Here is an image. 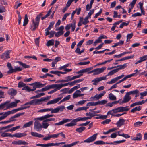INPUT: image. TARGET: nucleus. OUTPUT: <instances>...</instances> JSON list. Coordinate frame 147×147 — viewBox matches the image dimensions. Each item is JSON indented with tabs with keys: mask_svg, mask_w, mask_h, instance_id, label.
I'll return each instance as SVG.
<instances>
[{
	"mask_svg": "<svg viewBox=\"0 0 147 147\" xmlns=\"http://www.w3.org/2000/svg\"><path fill=\"white\" fill-rule=\"evenodd\" d=\"M7 66L9 69L8 71H7V74H8L18 71H20L22 70V69L19 67H15V68H13L11 63L9 62L7 63Z\"/></svg>",
	"mask_w": 147,
	"mask_h": 147,
	"instance_id": "nucleus-1",
	"label": "nucleus"
},
{
	"mask_svg": "<svg viewBox=\"0 0 147 147\" xmlns=\"http://www.w3.org/2000/svg\"><path fill=\"white\" fill-rule=\"evenodd\" d=\"M26 103L23 105L21 106L20 107L16 109H15L11 111H9L7 112H5L7 116L11 114H12L15 113L19 111L26 109L27 108H28L30 107V106L27 107H25Z\"/></svg>",
	"mask_w": 147,
	"mask_h": 147,
	"instance_id": "nucleus-2",
	"label": "nucleus"
},
{
	"mask_svg": "<svg viewBox=\"0 0 147 147\" xmlns=\"http://www.w3.org/2000/svg\"><path fill=\"white\" fill-rule=\"evenodd\" d=\"M65 109V107L64 106L61 105L58 106L57 108L54 109L51 108H47L45 109L46 112L51 111L52 113H57L60 111H62Z\"/></svg>",
	"mask_w": 147,
	"mask_h": 147,
	"instance_id": "nucleus-3",
	"label": "nucleus"
},
{
	"mask_svg": "<svg viewBox=\"0 0 147 147\" xmlns=\"http://www.w3.org/2000/svg\"><path fill=\"white\" fill-rule=\"evenodd\" d=\"M117 67H119L116 69L112 70L108 73V74L106 75V76L112 75L114 74L115 73L118 72L119 70L122 69L126 68L127 67V64L125 63L123 65H118Z\"/></svg>",
	"mask_w": 147,
	"mask_h": 147,
	"instance_id": "nucleus-4",
	"label": "nucleus"
},
{
	"mask_svg": "<svg viewBox=\"0 0 147 147\" xmlns=\"http://www.w3.org/2000/svg\"><path fill=\"white\" fill-rule=\"evenodd\" d=\"M36 118H35L34 120ZM38 120L36 119V121L34 122V129L38 132H40L41 131L42 128V124L38 121L36 120Z\"/></svg>",
	"mask_w": 147,
	"mask_h": 147,
	"instance_id": "nucleus-5",
	"label": "nucleus"
},
{
	"mask_svg": "<svg viewBox=\"0 0 147 147\" xmlns=\"http://www.w3.org/2000/svg\"><path fill=\"white\" fill-rule=\"evenodd\" d=\"M42 104L41 99H34L26 103V105H40Z\"/></svg>",
	"mask_w": 147,
	"mask_h": 147,
	"instance_id": "nucleus-6",
	"label": "nucleus"
},
{
	"mask_svg": "<svg viewBox=\"0 0 147 147\" xmlns=\"http://www.w3.org/2000/svg\"><path fill=\"white\" fill-rule=\"evenodd\" d=\"M15 102H13L10 103H9L10 102L9 101H6V102H9L7 104L6 109L16 107L17 106V103L20 102L19 100H15ZM5 110L6 109H4V110Z\"/></svg>",
	"mask_w": 147,
	"mask_h": 147,
	"instance_id": "nucleus-7",
	"label": "nucleus"
},
{
	"mask_svg": "<svg viewBox=\"0 0 147 147\" xmlns=\"http://www.w3.org/2000/svg\"><path fill=\"white\" fill-rule=\"evenodd\" d=\"M106 69V67H103L101 68H97L91 71L90 72H88V73L90 74L94 72V75H97L103 72L104 70Z\"/></svg>",
	"mask_w": 147,
	"mask_h": 147,
	"instance_id": "nucleus-8",
	"label": "nucleus"
},
{
	"mask_svg": "<svg viewBox=\"0 0 147 147\" xmlns=\"http://www.w3.org/2000/svg\"><path fill=\"white\" fill-rule=\"evenodd\" d=\"M25 114L24 112H22L21 113H18L15 114L14 116L10 117L9 119L8 120L9 123L13 121H16V118L22 115Z\"/></svg>",
	"mask_w": 147,
	"mask_h": 147,
	"instance_id": "nucleus-9",
	"label": "nucleus"
},
{
	"mask_svg": "<svg viewBox=\"0 0 147 147\" xmlns=\"http://www.w3.org/2000/svg\"><path fill=\"white\" fill-rule=\"evenodd\" d=\"M97 134H94L92 136L85 140L83 142L84 143H90L95 141L97 138Z\"/></svg>",
	"mask_w": 147,
	"mask_h": 147,
	"instance_id": "nucleus-10",
	"label": "nucleus"
},
{
	"mask_svg": "<svg viewBox=\"0 0 147 147\" xmlns=\"http://www.w3.org/2000/svg\"><path fill=\"white\" fill-rule=\"evenodd\" d=\"M10 52L9 51H5L1 55V58L4 60L8 59L10 58L9 53Z\"/></svg>",
	"mask_w": 147,
	"mask_h": 147,
	"instance_id": "nucleus-11",
	"label": "nucleus"
},
{
	"mask_svg": "<svg viewBox=\"0 0 147 147\" xmlns=\"http://www.w3.org/2000/svg\"><path fill=\"white\" fill-rule=\"evenodd\" d=\"M65 142H61L60 143H48L46 144H45V147H49L51 146H58L60 144H63L65 143Z\"/></svg>",
	"mask_w": 147,
	"mask_h": 147,
	"instance_id": "nucleus-12",
	"label": "nucleus"
},
{
	"mask_svg": "<svg viewBox=\"0 0 147 147\" xmlns=\"http://www.w3.org/2000/svg\"><path fill=\"white\" fill-rule=\"evenodd\" d=\"M131 99V97L127 93L124 96L123 100L121 101L122 103H126L129 101Z\"/></svg>",
	"mask_w": 147,
	"mask_h": 147,
	"instance_id": "nucleus-13",
	"label": "nucleus"
},
{
	"mask_svg": "<svg viewBox=\"0 0 147 147\" xmlns=\"http://www.w3.org/2000/svg\"><path fill=\"white\" fill-rule=\"evenodd\" d=\"M62 98V97H58L53 100L49 101L47 103V105H48L50 104H54L57 103L61 100Z\"/></svg>",
	"mask_w": 147,
	"mask_h": 147,
	"instance_id": "nucleus-14",
	"label": "nucleus"
},
{
	"mask_svg": "<svg viewBox=\"0 0 147 147\" xmlns=\"http://www.w3.org/2000/svg\"><path fill=\"white\" fill-rule=\"evenodd\" d=\"M53 116H54V115L53 114H47L44 116H42L40 117L37 118L35 119V120H36V119H37L40 121H42L44 119L49 118L50 117Z\"/></svg>",
	"mask_w": 147,
	"mask_h": 147,
	"instance_id": "nucleus-15",
	"label": "nucleus"
},
{
	"mask_svg": "<svg viewBox=\"0 0 147 147\" xmlns=\"http://www.w3.org/2000/svg\"><path fill=\"white\" fill-rule=\"evenodd\" d=\"M57 84H51V85H50L52 86H53V88H51V89H54L53 90H51L50 92H48V94H52L56 91L58 90H59V88H58V86H57Z\"/></svg>",
	"mask_w": 147,
	"mask_h": 147,
	"instance_id": "nucleus-16",
	"label": "nucleus"
},
{
	"mask_svg": "<svg viewBox=\"0 0 147 147\" xmlns=\"http://www.w3.org/2000/svg\"><path fill=\"white\" fill-rule=\"evenodd\" d=\"M71 121V119H64L63 120L59 123H56L55 124V125H63V124L70 121Z\"/></svg>",
	"mask_w": 147,
	"mask_h": 147,
	"instance_id": "nucleus-17",
	"label": "nucleus"
},
{
	"mask_svg": "<svg viewBox=\"0 0 147 147\" xmlns=\"http://www.w3.org/2000/svg\"><path fill=\"white\" fill-rule=\"evenodd\" d=\"M147 60V56L146 55L143 56L139 58V60L137 61L135 63L136 65L142 63L144 61H146Z\"/></svg>",
	"mask_w": 147,
	"mask_h": 147,
	"instance_id": "nucleus-18",
	"label": "nucleus"
},
{
	"mask_svg": "<svg viewBox=\"0 0 147 147\" xmlns=\"http://www.w3.org/2000/svg\"><path fill=\"white\" fill-rule=\"evenodd\" d=\"M32 24L31 25L30 28L33 31H35L36 28L38 27V24L34 23V20H32Z\"/></svg>",
	"mask_w": 147,
	"mask_h": 147,
	"instance_id": "nucleus-19",
	"label": "nucleus"
},
{
	"mask_svg": "<svg viewBox=\"0 0 147 147\" xmlns=\"http://www.w3.org/2000/svg\"><path fill=\"white\" fill-rule=\"evenodd\" d=\"M26 134L24 133H17L12 135V137H15L17 138H20L26 136Z\"/></svg>",
	"mask_w": 147,
	"mask_h": 147,
	"instance_id": "nucleus-20",
	"label": "nucleus"
},
{
	"mask_svg": "<svg viewBox=\"0 0 147 147\" xmlns=\"http://www.w3.org/2000/svg\"><path fill=\"white\" fill-rule=\"evenodd\" d=\"M77 122L76 119L73 120L70 123L65 125V126L71 127L76 125V123Z\"/></svg>",
	"mask_w": 147,
	"mask_h": 147,
	"instance_id": "nucleus-21",
	"label": "nucleus"
},
{
	"mask_svg": "<svg viewBox=\"0 0 147 147\" xmlns=\"http://www.w3.org/2000/svg\"><path fill=\"white\" fill-rule=\"evenodd\" d=\"M46 84H42L40 82H36L32 84V85L35 86L37 88L43 87L45 86Z\"/></svg>",
	"mask_w": 147,
	"mask_h": 147,
	"instance_id": "nucleus-22",
	"label": "nucleus"
},
{
	"mask_svg": "<svg viewBox=\"0 0 147 147\" xmlns=\"http://www.w3.org/2000/svg\"><path fill=\"white\" fill-rule=\"evenodd\" d=\"M31 134L34 137H37L39 138H42L44 136L42 135L37 132H31Z\"/></svg>",
	"mask_w": 147,
	"mask_h": 147,
	"instance_id": "nucleus-23",
	"label": "nucleus"
},
{
	"mask_svg": "<svg viewBox=\"0 0 147 147\" xmlns=\"http://www.w3.org/2000/svg\"><path fill=\"white\" fill-rule=\"evenodd\" d=\"M17 93L16 90L13 88L9 89L8 92V94L12 96L15 95Z\"/></svg>",
	"mask_w": 147,
	"mask_h": 147,
	"instance_id": "nucleus-24",
	"label": "nucleus"
},
{
	"mask_svg": "<svg viewBox=\"0 0 147 147\" xmlns=\"http://www.w3.org/2000/svg\"><path fill=\"white\" fill-rule=\"evenodd\" d=\"M125 122V120L123 119H120L116 123V125L118 127H120L121 125H123Z\"/></svg>",
	"mask_w": 147,
	"mask_h": 147,
	"instance_id": "nucleus-25",
	"label": "nucleus"
},
{
	"mask_svg": "<svg viewBox=\"0 0 147 147\" xmlns=\"http://www.w3.org/2000/svg\"><path fill=\"white\" fill-rule=\"evenodd\" d=\"M61 60V58L60 57H56L54 60V61L52 63V67H54L55 66V65L58 62L60 61Z\"/></svg>",
	"mask_w": 147,
	"mask_h": 147,
	"instance_id": "nucleus-26",
	"label": "nucleus"
},
{
	"mask_svg": "<svg viewBox=\"0 0 147 147\" xmlns=\"http://www.w3.org/2000/svg\"><path fill=\"white\" fill-rule=\"evenodd\" d=\"M96 114H94V111H92L88 113H86V116H88L89 118H90V119H91L93 117L96 116Z\"/></svg>",
	"mask_w": 147,
	"mask_h": 147,
	"instance_id": "nucleus-27",
	"label": "nucleus"
},
{
	"mask_svg": "<svg viewBox=\"0 0 147 147\" xmlns=\"http://www.w3.org/2000/svg\"><path fill=\"white\" fill-rule=\"evenodd\" d=\"M81 93V91L79 90H77L73 94V98H76L78 97H80V93Z\"/></svg>",
	"mask_w": 147,
	"mask_h": 147,
	"instance_id": "nucleus-28",
	"label": "nucleus"
},
{
	"mask_svg": "<svg viewBox=\"0 0 147 147\" xmlns=\"http://www.w3.org/2000/svg\"><path fill=\"white\" fill-rule=\"evenodd\" d=\"M121 132V131H119L117 132V135L119 136H123L126 138H129L130 137V136L127 134H124L123 133L122 134H120Z\"/></svg>",
	"mask_w": 147,
	"mask_h": 147,
	"instance_id": "nucleus-29",
	"label": "nucleus"
},
{
	"mask_svg": "<svg viewBox=\"0 0 147 147\" xmlns=\"http://www.w3.org/2000/svg\"><path fill=\"white\" fill-rule=\"evenodd\" d=\"M1 136L3 137H12V135L11 134L5 132L1 133Z\"/></svg>",
	"mask_w": 147,
	"mask_h": 147,
	"instance_id": "nucleus-30",
	"label": "nucleus"
},
{
	"mask_svg": "<svg viewBox=\"0 0 147 147\" xmlns=\"http://www.w3.org/2000/svg\"><path fill=\"white\" fill-rule=\"evenodd\" d=\"M20 126H17L16 127H13L11 129H8L7 130H6L5 131V132H9V131L13 132L14 131H15L16 129L20 128Z\"/></svg>",
	"mask_w": 147,
	"mask_h": 147,
	"instance_id": "nucleus-31",
	"label": "nucleus"
},
{
	"mask_svg": "<svg viewBox=\"0 0 147 147\" xmlns=\"http://www.w3.org/2000/svg\"><path fill=\"white\" fill-rule=\"evenodd\" d=\"M57 86H58L59 90L61 89L62 87L69 85V82L65 84H57Z\"/></svg>",
	"mask_w": 147,
	"mask_h": 147,
	"instance_id": "nucleus-32",
	"label": "nucleus"
},
{
	"mask_svg": "<svg viewBox=\"0 0 147 147\" xmlns=\"http://www.w3.org/2000/svg\"><path fill=\"white\" fill-rule=\"evenodd\" d=\"M54 40L51 39L48 41L46 43V45L48 47L52 46L54 45Z\"/></svg>",
	"mask_w": 147,
	"mask_h": 147,
	"instance_id": "nucleus-33",
	"label": "nucleus"
},
{
	"mask_svg": "<svg viewBox=\"0 0 147 147\" xmlns=\"http://www.w3.org/2000/svg\"><path fill=\"white\" fill-rule=\"evenodd\" d=\"M88 108L89 107H80L78 108L77 109H76L75 110V111L76 112H77L83 110H85L86 111L87 110V109H88Z\"/></svg>",
	"mask_w": 147,
	"mask_h": 147,
	"instance_id": "nucleus-34",
	"label": "nucleus"
},
{
	"mask_svg": "<svg viewBox=\"0 0 147 147\" xmlns=\"http://www.w3.org/2000/svg\"><path fill=\"white\" fill-rule=\"evenodd\" d=\"M86 129L85 127H82L79 128H77L76 129V131L79 133H82L83 131H84Z\"/></svg>",
	"mask_w": 147,
	"mask_h": 147,
	"instance_id": "nucleus-35",
	"label": "nucleus"
},
{
	"mask_svg": "<svg viewBox=\"0 0 147 147\" xmlns=\"http://www.w3.org/2000/svg\"><path fill=\"white\" fill-rule=\"evenodd\" d=\"M28 16L27 14H25L24 16V21L23 26H26L28 23Z\"/></svg>",
	"mask_w": 147,
	"mask_h": 147,
	"instance_id": "nucleus-36",
	"label": "nucleus"
},
{
	"mask_svg": "<svg viewBox=\"0 0 147 147\" xmlns=\"http://www.w3.org/2000/svg\"><path fill=\"white\" fill-rule=\"evenodd\" d=\"M33 123L32 121H30L26 123H25L23 126V127L24 128H26L28 127H30L32 125Z\"/></svg>",
	"mask_w": 147,
	"mask_h": 147,
	"instance_id": "nucleus-37",
	"label": "nucleus"
},
{
	"mask_svg": "<svg viewBox=\"0 0 147 147\" xmlns=\"http://www.w3.org/2000/svg\"><path fill=\"white\" fill-rule=\"evenodd\" d=\"M109 99L112 100H115L116 99V97L112 93H110L109 95Z\"/></svg>",
	"mask_w": 147,
	"mask_h": 147,
	"instance_id": "nucleus-38",
	"label": "nucleus"
},
{
	"mask_svg": "<svg viewBox=\"0 0 147 147\" xmlns=\"http://www.w3.org/2000/svg\"><path fill=\"white\" fill-rule=\"evenodd\" d=\"M141 107L140 106L138 107H136L135 108H133L131 111V113H134L136 111H139L141 110Z\"/></svg>",
	"mask_w": 147,
	"mask_h": 147,
	"instance_id": "nucleus-39",
	"label": "nucleus"
},
{
	"mask_svg": "<svg viewBox=\"0 0 147 147\" xmlns=\"http://www.w3.org/2000/svg\"><path fill=\"white\" fill-rule=\"evenodd\" d=\"M71 31L73 32L76 27V20H74L71 23Z\"/></svg>",
	"mask_w": 147,
	"mask_h": 147,
	"instance_id": "nucleus-40",
	"label": "nucleus"
},
{
	"mask_svg": "<svg viewBox=\"0 0 147 147\" xmlns=\"http://www.w3.org/2000/svg\"><path fill=\"white\" fill-rule=\"evenodd\" d=\"M55 24V22L52 21L50 23V24L48 27L45 29V31H49L52 28L54 24Z\"/></svg>",
	"mask_w": 147,
	"mask_h": 147,
	"instance_id": "nucleus-41",
	"label": "nucleus"
},
{
	"mask_svg": "<svg viewBox=\"0 0 147 147\" xmlns=\"http://www.w3.org/2000/svg\"><path fill=\"white\" fill-rule=\"evenodd\" d=\"M53 87L52 86L50 85H47L45 88H42V92H44L47 90L49 89H51V88H53Z\"/></svg>",
	"mask_w": 147,
	"mask_h": 147,
	"instance_id": "nucleus-42",
	"label": "nucleus"
},
{
	"mask_svg": "<svg viewBox=\"0 0 147 147\" xmlns=\"http://www.w3.org/2000/svg\"><path fill=\"white\" fill-rule=\"evenodd\" d=\"M17 63H19L20 65L22 66L24 68H29L30 67L29 65H26V64L24 63L18 61Z\"/></svg>",
	"mask_w": 147,
	"mask_h": 147,
	"instance_id": "nucleus-43",
	"label": "nucleus"
},
{
	"mask_svg": "<svg viewBox=\"0 0 147 147\" xmlns=\"http://www.w3.org/2000/svg\"><path fill=\"white\" fill-rule=\"evenodd\" d=\"M88 119H90V118L88 117H84L83 118H81L80 117H78L76 119L77 122L80 121H85Z\"/></svg>",
	"mask_w": 147,
	"mask_h": 147,
	"instance_id": "nucleus-44",
	"label": "nucleus"
},
{
	"mask_svg": "<svg viewBox=\"0 0 147 147\" xmlns=\"http://www.w3.org/2000/svg\"><path fill=\"white\" fill-rule=\"evenodd\" d=\"M9 102H5L4 103H2L0 105V110L3 109L5 106L7 107V105L8 103Z\"/></svg>",
	"mask_w": 147,
	"mask_h": 147,
	"instance_id": "nucleus-45",
	"label": "nucleus"
},
{
	"mask_svg": "<svg viewBox=\"0 0 147 147\" xmlns=\"http://www.w3.org/2000/svg\"><path fill=\"white\" fill-rule=\"evenodd\" d=\"M43 122L42 123V128L44 129H47V128L48 126L49 125V124L47 123L46 122L44 121V120H43Z\"/></svg>",
	"mask_w": 147,
	"mask_h": 147,
	"instance_id": "nucleus-46",
	"label": "nucleus"
},
{
	"mask_svg": "<svg viewBox=\"0 0 147 147\" xmlns=\"http://www.w3.org/2000/svg\"><path fill=\"white\" fill-rule=\"evenodd\" d=\"M100 81L99 78H96L92 81V82H93V84L94 85H96L97 83Z\"/></svg>",
	"mask_w": 147,
	"mask_h": 147,
	"instance_id": "nucleus-47",
	"label": "nucleus"
},
{
	"mask_svg": "<svg viewBox=\"0 0 147 147\" xmlns=\"http://www.w3.org/2000/svg\"><path fill=\"white\" fill-rule=\"evenodd\" d=\"M139 91L138 90H134L131 91L127 92V93L130 95L131 94H135L138 93Z\"/></svg>",
	"mask_w": 147,
	"mask_h": 147,
	"instance_id": "nucleus-48",
	"label": "nucleus"
},
{
	"mask_svg": "<svg viewBox=\"0 0 147 147\" xmlns=\"http://www.w3.org/2000/svg\"><path fill=\"white\" fill-rule=\"evenodd\" d=\"M89 18L86 16L82 21V24L84 25H86L89 22L88 19Z\"/></svg>",
	"mask_w": 147,
	"mask_h": 147,
	"instance_id": "nucleus-49",
	"label": "nucleus"
},
{
	"mask_svg": "<svg viewBox=\"0 0 147 147\" xmlns=\"http://www.w3.org/2000/svg\"><path fill=\"white\" fill-rule=\"evenodd\" d=\"M97 105V102H90L87 104L86 107L95 106Z\"/></svg>",
	"mask_w": 147,
	"mask_h": 147,
	"instance_id": "nucleus-50",
	"label": "nucleus"
},
{
	"mask_svg": "<svg viewBox=\"0 0 147 147\" xmlns=\"http://www.w3.org/2000/svg\"><path fill=\"white\" fill-rule=\"evenodd\" d=\"M120 108L121 112H123L124 111H127L129 109L128 108L127 106H126L125 107H120Z\"/></svg>",
	"mask_w": 147,
	"mask_h": 147,
	"instance_id": "nucleus-51",
	"label": "nucleus"
},
{
	"mask_svg": "<svg viewBox=\"0 0 147 147\" xmlns=\"http://www.w3.org/2000/svg\"><path fill=\"white\" fill-rule=\"evenodd\" d=\"M107 102V101L106 100H104L100 101H99L97 102V105H104Z\"/></svg>",
	"mask_w": 147,
	"mask_h": 147,
	"instance_id": "nucleus-52",
	"label": "nucleus"
},
{
	"mask_svg": "<svg viewBox=\"0 0 147 147\" xmlns=\"http://www.w3.org/2000/svg\"><path fill=\"white\" fill-rule=\"evenodd\" d=\"M143 123V122L138 121L135 123L134 124V127H137L142 125Z\"/></svg>",
	"mask_w": 147,
	"mask_h": 147,
	"instance_id": "nucleus-53",
	"label": "nucleus"
},
{
	"mask_svg": "<svg viewBox=\"0 0 147 147\" xmlns=\"http://www.w3.org/2000/svg\"><path fill=\"white\" fill-rule=\"evenodd\" d=\"M137 140L140 141L141 140L142 138V136L140 133H139L137 134L136 135V137Z\"/></svg>",
	"mask_w": 147,
	"mask_h": 147,
	"instance_id": "nucleus-54",
	"label": "nucleus"
},
{
	"mask_svg": "<svg viewBox=\"0 0 147 147\" xmlns=\"http://www.w3.org/2000/svg\"><path fill=\"white\" fill-rule=\"evenodd\" d=\"M79 141H76L70 144H67V147H72L73 146L76 145L77 144L79 143Z\"/></svg>",
	"mask_w": 147,
	"mask_h": 147,
	"instance_id": "nucleus-55",
	"label": "nucleus"
},
{
	"mask_svg": "<svg viewBox=\"0 0 147 147\" xmlns=\"http://www.w3.org/2000/svg\"><path fill=\"white\" fill-rule=\"evenodd\" d=\"M117 80H118V79H117V77H116L114 79H111L110 81L108 82H107V83L109 84L114 83H115Z\"/></svg>",
	"mask_w": 147,
	"mask_h": 147,
	"instance_id": "nucleus-56",
	"label": "nucleus"
},
{
	"mask_svg": "<svg viewBox=\"0 0 147 147\" xmlns=\"http://www.w3.org/2000/svg\"><path fill=\"white\" fill-rule=\"evenodd\" d=\"M113 113H116L118 112H121L120 107H118L116 108L113 109Z\"/></svg>",
	"mask_w": 147,
	"mask_h": 147,
	"instance_id": "nucleus-57",
	"label": "nucleus"
},
{
	"mask_svg": "<svg viewBox=\"0 0 147 147\" xmlns=\"http://www.w3.org/2000/svg\"><path fill=\"white\" fill-rule=\"evenodd\" d=\"M6 11L5 7L2 5H0V13H2Z\"/></svg>",
	"mask_w": 147,
	"mask_h": 147,
	"instance_id": "nucleus-58",
	"label": "nucleus"
},
{
	"mask_svg": "<svg viewBox=\"0 0 147 147\" xmlns=\"http://www.w3.org/2000/svg\"><path fill=\"white\" fill-rule=\"evenodd\" d=\"M105 143L104 141L101 140L97 141L94 143V144L96 145H102L105 144Z\"/></svg>",
	"mask_w": 147,
	"mask_h": 147,
	"instance_id": "nucleus-59",
	"label": "nucleus"
},
{
	"mask_svg": "<svg viewBox=\"0 0 147 147\" xmlns=\"http://www.w3.org/2000/svg\"><path fill=\"white\" fill-rule=\"evenodd\" d=\"M19 145H27L28 144V143H27L26 142L22 141V140H19Z\"/></svg>",
	"mask_w": 147,
	"mask_h": 147,
	"instance_id": "nucleus-60",
	"label": "nucleus"
},
{
	"mask_svg": "<svg viewBox=\"0 0 147 147\" xmlns=\"http://www.w3.org/2000/svg\"><path fill=\"white\" fill-rule=\"evenodd\" d=\"M125 141V140H123L119 141H114L113 142V143H115L114 145H116L117 144L124 142Z\"/></svg>",
	"mask_w": 147,
	"mask_h": 147,
	"instance_id": "nucleus-61",
	"label": "nucleus"
},
{
	"mask_svg": "<svg viewBox=\"0 0 147 147\" xmlns=\"http://www.w3.org/2000/svg\"><path fill=\"white\" fill-rule=\"evenodd\" d=\"M94 9H92L90 10V11L88 13L87 16H86L88 17L89 18H90L91 15L94 13Z\"/></svg>",
	"mask_w": 147,
	"mask_h": 147,
	"instance_id": "nucleus-62",
	"label": "nucleus"
},
{
	"mask_svg": "<svg viewBox=\"0 0 147 147\" xmlns=\"http://www.w3.org/2000/svg\"><path fill=\"white\" fill-rule=\"evenodd\" d=\"M64 33V32H61L60 31H58L56 33L55 32V36L56 37H59L61 35H63Z\"/></svg>",
	"mask_w": 147,
	"mask_h": 147,
	"instance_id": "nucleus-63",
	"label": "nucleus"
},
{
	"mask_svg": "<svg viewBox=\"0 0 147 147\" xmlns=\"http://www.w3.org/2000/svg\"><path fill=\"white\" fill-rule=\"evenodd\" d=\"M26 85V84L22 82H20L18 84V87L19 88H21L24 87Z\"/></svg>",
	"mask_w": 147,
	"mask_h": 147,
	"instance_id": "nucleus-64",
	"label": "nucleus"
}]
</instances>
